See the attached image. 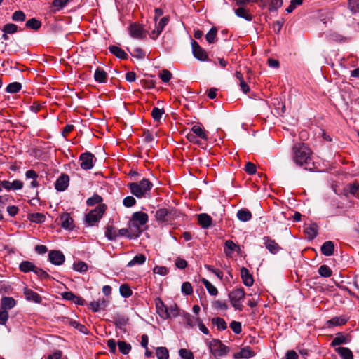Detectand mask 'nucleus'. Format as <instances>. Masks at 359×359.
Wrapping results in <instances>:
<instances>
[{
	"label": "nucleus",
	"mask_w": 359,
	"mask_h": 359,
	"mask_svg": "<svg viewBox=\"0 0 359 359\" xmlns=\"http://www.w3.org/2000/svg\"><path fill=\"white\" fill-rule=\"evenodd\" d=\"M81 161L80 163V166L83 170H88L93 167L94 162L93 158H80Z\"/></svg>",
	"instance_id": "603ef678"
},
{
	"label": "nucleus",
	"mask_w": 359,
	"mask_h": 359,
	"mask_svg": "<svg viewBox=\"0 0 359 359\" xmlns=\"http://www.w3.org/2000/svg\"><path fill=\"white\" fill-rule=\"evenodd\" d=\"M12 20L15 22H23L26 19V15L22 11H16L12 15Z\"/></svg>",
	"instance_id": "09e8293b"
},
{
	"label": "nucleus",
	"mask_w": 359,
	"mask_h": 359,
	"mask_svg": "<svg viewBox=\"0 0 359 359\" xmlns=\"http://www.w3.org/2000/svg\"><path fill=\"white\" fill-rule=\"evenodd\" d=\"M118 346L119 351L124 355L128 354L131 350L130 344L126 343V341H118Z\"/></svg>",
	"instance_id": "49530a36"
},
{
	"label": "nucleus",
	"mask_w": 359,
	"mask_h": 359,
	"mask_svg": "<svg viewBox=\"0 0 359 359\" xmlns=\"http://www.w3.org/2000/svg\"><path fill=\"white\" fill-rule=\"evenodd\" d=\"M318 273L323 277H330L332 275V271L327 265L320 266Z\"/></svg>",
	"instance_id": "4d7b16f0"
},
{
	"label": "nucleus",
	"mask_w": 359,
	"mask_h": 359,
	"mask_svg": "<svg viewBox=\"0 0 359 359\" xmlns=\"http://www.w3.org/2000/svg\"><path fill=\"white\" fill-rule=\"evenodd\" d=\"M225 247L231 250V252L232 251H239L240 250V246L235 244L231 240H227L226 242H225Z\"/></svg>",
	"instance_id": "69168bd1"
},
{
	"label": "nucleus",
	"mask_w": 359,
	"mask_h": 359,
	"mask_svg": "<svg viewBox=\"0 0 359 359\" xmlns=\"http://www.w3.org/2000/svg\"><path fill=\"white\" fill-rule=\"evenodd\" d=\"M175 210L173 209L160 208L155 212V217L159 222H168L172 219Z\"/></svg>",
	"instance_id": "9d476101"
},
{
	"label": "nucleus",
	"mask_w": 359,
	"mask_h": 359,
	"mask_svg": "<svg viewBox=\"0 0 359 359\" xmlns=\"http://www.w3.org/2000/svg\"><path fill=\"white\" fill-rule=\"evenodd\" d=\"M349 192L351 194L359 197V183L349 184Z\"/></svg>",
	"instance_id": "0e129e2a"
},
{
	"label": "nucleus",
	"mask_w": 359,
	"mask_h": 359,
	"mask_svg": "<svg viewBox=\"0 0 359 359\" xmlns=\"http://www.w3.org/2000/svg\"><path fill=\"white\" fill-rule=\"evenodd\" d=\"M313 159V158H294L296 165L303 168L306 170L320 171L317 165V163L314 162Z\"/></svg>",
	"instance_id": "0eeeda50"
},
{
	"label": "nucleus",
	"mask_w": 359,
	"mask_h": 359,
	"mask_svg": "<svg viewBox=\"0 0 359 359\" xmlns=\"http://www.w3.org/2000/svg\"><path fill=\"white\" fill-rule=\"evenodd\" d=\"M128 29L130 35L133 38L137 39H143L146 38L147 31L143 28L142 25L136 22L132 23Z\"/></svg>",
	"instance_id": "6e6552de"
},
{
	"label": "nucleus",
	"mask_w": 359,
	"mask_h": 359,
	"mask_svg": "<svg viewBox=\"0 0 359 359\" xmlns=\"http://www.w3.org/2000/svg\"><path fill=\"white\" fill-rule=\"evenodd\" d=\"M117 233L114 230L112 225H107L105 230V236L110 241L115 240L117 237Z\"/></svg>",
	"instance_id": "79ce46f5"
},
{
	"label": "nucleus",
	"mask_w": 359,
	"mask_h": 359,
	"mask_svg": "<svg viewBox=\"0 0 359 359\" xmlns=\"http://www.w3.org/2000/svg\"><path fill=\"white\" fill-rule=\"evenodd\" d=\"M22 88V85L19 82H13L9 83L6 88V91L8 93H16Z\"/></svg>",
	"instance_id": "a19ab883"
},
{
	"label": "nucleus",
	"mask_w": 359,
	"mask_h": 359,
	"mask_svg": "<svg viewBox=\"0 0 359 359\" xmlns=\"http://www.w3.org/2000/svg\"><path fill=\"white\" fill-rule=\"evenodd\" d=\"M69 0H53L52 2L53 6L57 8V10L64 8Z\"/></svg>",
	"instance_id": "338daca9"
},
{
	"label": "nucleus",
	"mask_w": 359,
	"mask_h": 359,
	"mask_svg": "<svg viewBox=\"0 0 359 359\" xmlns=\"http://www.w3.org/2000/svg\"><path fill=\"white\" fill-rule=\"evenodd\" d=\"M179 354L182 359H194V358L193 353L191 351L186 349V348L180 349L179 351Z\"/></svg>",
	"instance_id": "052dcab7"
},
{
	"label": "nucleus",
	"mask_w": 359,
	"mask_h": 359,
	"mask_svg": "<svg viewBox=\"0 0 359 359\" xmlns=\"http://www.w3.org/2000/svg\"><path fill=\"white\" fill-rule=\"evenodd\" d=\"M348 319L344 316H336L327 321V324L332 326H340L346 323Z\"/></svg>",
	"instance_id": "2f4dec72"
},
{
	"label": "nucleus",
	"mask_w": 359,
	"mask_h": 359,
	"mask_svg": "<svg viewBox=\"0 0 359 359\" xmlns=\"http://www.w3.org/2000/svg\"><path fill=\"white\" fill-rule=\"evenodd\" d=\"M156 355L158 359H168L169 357L168 350L165 347H158L156 350Z\"/></svg>",
	"instance_id": "a18cd8bd"
},
{
	"label": "nucleus",
	"mask_w": 359,
	"mask_h": 359,
	"mask_svg": "<svg viewBox=\"0 0 359 359\" xmlns=\"http://www.w3.org/2000/svg\"><path fill=\"white\" fill-rule=\"evenodd\" d=\"M164 113L165 110L163 109L154 107L151 111V116L155 121H159Z\"/></svg>",
	"instance_id": "8fccbe9b"
},
{
	"label": "nucleus",
	"mask_w": 359,
	"mask_h": 359,
	"mask_svg": "<svg viewBox=\"0 0 359 359\" xmlns=\"http://www.w3.org/2000/svg\"><path fill=\"white\" fill-rule=\"evenodd\" d=\"M321 253L325 256H331L334 253V245L332 241H328L325 242L320 248Z\"/></svg>",
	"instance_id": "a878e982"
},
{
	"label": "nucleus",
	"mask_w": 359,
	"mask_h": 359,
	"mask_svg": "<svg viewBox=\"0 0 359 359\" xmlns=\"http://www.w3.org/2000/svg\"><path fill=\"white\" fill-rule=\"evenodd\" d=\"M131 194L137 198L146 196L151 191L153 184L147 179H143L139 182H132L128 184Z\"/></svg>",
	"instance_id": "f257e3e1"
},
{
	"label": "nucleus",
	"mask_w": 359,
	"mask_h": 359,
	"mask_svg": "<svg viewBox=\"0 0 359 359\" xmlns=\"http://www.w3.org/2000/svg\"><path fill=\"white\" fill-rule=\"evenodd\" d=\"M49 261L55 265H61L65 262V255L59 250H52L48 254Z\"/></svg>",
	"instance_id": "4468645a"
},
{
	"label": "nucleus",
	"mask_w": 359,
	"mask_h": 359,
	"mask_svg": "<svg viewBox=\"0 0 359 359\" xmlns=\"http://www.w3.org/2000/svg\"><path fill=\"white\" fill-rule=\"evenodd\" d=\"M182 292L186 295H189L193 293V288L189 282H184L182 285Z\"/></svg>",
	"instance_id": "680f3d73"
},
{
	"label": "nucleus",
	"mask_w": 359,
	"mask_h": 359,
	"mask_svg": "<svg viewBox=\"0 0 359 359\" xmlns=\"http://www.w3.org/2000/svg\"><path fill=\"white\" fill-rule=\"evenodd\" d=\"M348 8L352 13H356L359 12V0H348Z\"/></svg>",
	"instance_id": "6e6d98bb"
},
{
	"label": "nucleus",
	"mask_w": 359,
	"mask_h": 359,
	"mask_svg": "<svg viewBox=\"0 0 359 359\" xmlns=\"http://www.w3.org/2000/svg\"><path fill=\"white\" fill-rule=\"evenodd\" d=\"M207 345L210 352L216 359L226 355L229 352V348L219 339H213L207 342Z\"/></svg>",
	"instance_id": "f03ea898"
},
{
	"label": "nucleus",
	"mask_w": 359,
	"mask_h": 359,
	"mask_svg": "<svg viewBox=\"0 0 359 359\" xmlns=\"http://www.w3.org/2000/svg\"><path fill=\"white\" fill-rule=\"evenodd\" d=\"M15 301L13 298L4 297L1 299V306L2 310L7 311L11 309L15 306Z\"/></svg>",
	"instance_id": "cd10ccee"
},
{
	"label": "nucleus",
	"mask_w": 359,
	"mask_h": 359,
	"mask_svg": "<svg viewBox=\"0 0 359 359\" xmlns=\"http://www.w3.org/2000/svg\"><path fill=\"white\" fill-rule=\"evenodd\" d=\"M198 222L203 228L207 229L212 224V218L208 214L201 213L198 215Z\"/></svg>",
	"instance_id": "393cba45"
},
{
	"label": "nucleus",
	"mask_w": 359,
	"mask_h": 359,
	"mask_svg": "<svg viewBox=\"0 0 359 359\" xmlns=\"http://www.w3.org/2000/svg\"><path fill=\"white\" fill-rule=\"evenodd\" d=\"M107 302L104 299H99L97 301L90 302L89 308L94 312H97L107 306Z\"/></svg>",
	"instance_id": "aec40b11"
},
{
	"label": "nucleus",
	"mask_w": 359,
	"mask_h": 359,
	"mask_svg": "<svg viewBox=\"0 0 359 359\" xmlns=\"http://www.w3.org/2000/svg\"><path fill=\"white\" fill-rule=\"evenodd\" d=\"M0 183L1 184L3 188H4L6 190H18L21 189L23 187V183L20 180H14L12 182H10L7 180L1 181Z\"/></svg>",
	"instance_id": "2eb2a0df"
},
{
	"label": "nucleus",
	"mask_w": 359,
	"mask_h": 359,
	"mask_svg": "<svg viewBox=\"0 0 359 359\" xmlns=\"http://www.w3.org/2000/svg\"><path fill=\"white\" fill-rule=\"evenodd\" d=\"M212 323L217 326L218 330H224L227 328V325L225 320L222 318H213L212 319Z\"/></svg>",
	"instance_id": "c03bdc74"
},
{
	"label": "nucleus",
	"mask_w": 359,
	"mask_h": 359,
	"mask_svg": "<svg viewBox=\"0 0 359 359\" xmlns=\"http://www.w3.org/2000/svg\"><path fill=\"white\" fill-rule=\"evenodd\" d=\"M244 170L249 175H254L256 173L257 171L256 165L251 162H248L245 164Z\"/></svg>",
	"instance_id": "e2e57ef3"
},
{
	"label": "nucleus",
	"mask_w": 359,
	"mask_h": 359,
	"mask_svg": "<svg viewBox=\"0 0 359 359\" xmlns=\"http://www.w3.org/2000/svg\"><path fill=\"white\" fill-rule=\"evenodd\" d=\"M335 351L342 358V359H353V353L348 348L339 347L337 348Z\"/></svg>",
	"instance_id": "c85d7f7f"
},
{
	"label": "nucleus",
	"mask_w": 359,
	"mask_h": 359,
	"mask_svg": "<svg viewBox=\"0 0 359 359\" xmlns=\"http://www.w3.org/2000/svg\"><path fill=\"white\" fill-rule=\"evenodd\" d=\"M241 276L245 286L250 287L253 285L254 280L252 276L247 268L242 267L241 269Z\"/></svg>",
	"instance_id": "f3484780"
},
{
	"label": "nucleus",
	"mask_w": 359,
	"mask_h": 359,
	"mask_svg": "<svg viewBox=\"0 0 359 359\" xmlns=\"http://www.w3.org/2000/svg\"><path fill=\"white\" fill-rule=\"evenodd\" d=\"M172 76V73L169 70L165 69H163L159 73V77L161 78L162 81L164 83L168 82L171 79Z\"/></svg>",
	"instance_id": "864d4df0"
},
{
	"label": "nucleus",
	"mask_w": 359,
	"mask_h": 359,
	"mask_svg": "<svg viewBox=\"0 0 359 359\" xmlns=\"http://www.w3.org/2000/svg\"><path fill=\"white\" fill-rule=\"evenodd\" d=\"M108 49L111 54L114 55L119 59L126 60L128 57V54L118 46H110Z\"/></svg>",
	"instance_id": "4be33fe9"
},
{
	"label": "nucleus",
	"mask_w": 359,
	"mask_h": 359,
	"mask_svg": "<svg viewBox=\"0 0 359 359\" xmlns=\"http://www.w3.org/2000/svg\"><path fill=\"white\" fill-rule=\"evenodd\" d=\"M317 229L318 227L316 224L305 227L304 232L306 233L309 239H313L317 236Z\"/></svg>",
	"instance_id": "f704fd0d"
},
{
	"label": "nucleus",
	"mask_w": 359,
	"mask_h": 359,
	"mask_svg": "<svg viewBox=\"0 0 359 359\" xmlns=\"http://www.w3.org/2000/svg\"><path fill=\"white\" fill-rule=\"evenodd\" d=\"M265 248L271 253L277 254L282 250L278 243L269 236H264L262 238Z\"/></svg>",
	"instance_id": "9b49d317"
},
{
	"label": "nucleus",
	"mask_w": 359,
	"mask_h": 359,
	"mask_svg": "<svg viewBox=\"0 0 359 359\" xmlns=\"http://www.w3.org/2000/svg\"><path fill=\"white\" fill-rule=\"evenodd\" d=\"M237 217L241 222H248L251 219L252 214L247 209H241L238 211Z\"/></svg>",
	"instance_id": "473e14b6"
},
{
	"label": "nucleus",
	"mask_w": 359,
	"mask_h": 359,
	"mask_svg": "<svg viewBox=\"0 0 359 359\" xmlns=\"http://www.w3.org/2000/svg\"><path fill=\"white\" fill-rule=\"evenodd\" d=\"M120 294L122 297L128 298L133 294L130 287L127 284H123L119 287Z\"/></svg>",
	"instance_id": "de8ad7c7"
},
{
	"label": "nucleus",
	"mask_w": 359,
	"mask_h": 359,
	"mask_svg": "<svg viewBox=\"0 0 359 359\" xmlns=\"http://www.w3.org/2000/svg\"><path fill=\"white\" fill-rule=\"evenodd\" d=\"M27 28L37 31L41 27V22L35 18H30L25 23Z\"/></svg>",
	"instance_id": "7c9ffc66"
},
{
	"label": "nucleus",
	"mask_w": 359,
	"mask_h": 359,
	"mask_svg": "<svg viewBox=\"0 0 359 359\" xmlns=\"http://www.w3.org/2000/svg\"><path fill=\"white\" fill-rule=\"evenodd\" d=\"M349 339L348 335H344L342 333L339 332L336 334L331 343L332 346H336L341 344H346L348 343Z\"/></svg>",
	"instance_id": "bb28decb"
},
{
	"label": "nucleus",
	"mask_w": 359,
	"mask_h": 359,
	"mask_svg": "<svg viewBox=\"0 0 359 359\" xmlns=\"http://www.w3.org/2000/svg\"><path fill=\"white\" fill-rule=\"evenodd\" d=\"M107 210L105 204H100L86 215L85 221L89 226H93L103 216Z\"/></svg>",
	"instance_id": "7ed1b4c3"
},
{
	"label": "nucleus",
	"mask_w": 359,
	"mask_h": 359,
	"mask_svg": "<svg viewBox=\"0 0 359 359\" xmlns=\"http://www.w3.org/2000/svg\"><path fill=\"white\" fill-rule=\"evenodd\" d=\"M35 265L29 261H23L20 263L19 269L22 272L27 273L29 271H34Z\"/></svg>",
	"instance_id": "c9c22d12"
},
{
	"label": "nucleus",
	"mask_w": 359,
	"mask_h": 359,
	"mask_svg": "<svg viewBox=\"0 0 359 359\" xmlns=\"http://www.w3.org/2000/svg\"><path fill=\"white\" fill-rule=\"evenodd\" d=\"M304 0H291L290 4L285 9V11L288 13H292L297 6H300L303 4Z\"/></svg>",
	"instance_id": "bf43d9fd"
},
{
	"label": "nucleus",
	"mask_w": 359,
	"mask_h": 359,
	"mask_svg": "<svg viewBox=\"0 0 359 359\" xmlns=\"http://www.w3.org/2000/svg\"><path fill=\"white\" fill-rule=\"evenodd\" d=\"M1 31L8 34H14L18 31H21V29H18V27L13 23H7L3 26Z\"/></svg>",
	"instance_id": "58836bf2"
},
{
	"label": "nucleus",
	"mask_w": 359,
	"mask_h": 359,
	"mask_svg": "<svg viewBox=\"0 0 359 359\" xmlns=\"http://www.w3.org/2000/svg\"><path fill=\"white\" fill-rule=\"evenodd\" d=\"M94 79L99 83H105L107 81V74L103 69L97 67L94 74Z\"/></svg>",
	"instance_id": "5701e85b"
},
{
	"label": "nucleus",
	"mask_w": 359,
	"mask_h": 359,
	"mask_svg": "<svg viewBox=\"0 0 359 359\" xmlns=\"http://www.w3.org/2000/svg\"><path fill=\"white\" fill-rule=\"evenodd\" d=\"M148 222V215L143 212H136L132 216V220L129 224V228L131 231L138 235L140 230L138 224L144 225Z\"/></svg>",
	"instance_id": "20e7f679"
},
{
	"label": "nucleus",
	"mask_w": 359,
	"mask_h": 359,
	"mask_svg": "<svg viewBox=\"0 0 359 359\" xmlns=\"http://www.w3.org/2000/svg\"><path fill=\"white\" fill-rule=\"evenodd\" d=\"M191 133L195 134L197 137L202 140L208 139V134L204 128L201 124H195L191 128Z\"/></svg>",
	"instance_id": "412c9836"
},
{
	"label": "nucleus",
	"mask_w": 359,
	"mask_h": 359,
	"mask_svg": "<svg viewBox=\"0 0 359 359\" xmlns=\"http://www.w3.org/2000/svg\"><path fill=\"white\" fill-rule=\"evenodd\" d=\"M60 222L64 229L72 230L74 228V220L69 213L65 212L60 215Z\"/></svg>",
	"instance_id": "dca6fc26"
},
{
	"label": "nucleus",
	"mask_w": 359,
	"mask_h": 359,
	"mask_svg": "<svg viewBox=\"0 0 359 359\" xmlns=\"http://www.w3.org/2000/svg\"><path fill=\"white\" fill-rule=\"evenodd\" d=\"M201 281L210 295L215 296L217 294V289L210 282L205 278H203Z\"/></svg>",
	"instance_id": "4c0bfd02"
},
{
	"label": "nucleus",
	"mask_w": 359,
	"mask_h": 359,
	"mask_svg": "<svg viewBox=\"0 0 359 359\" xmlns=\"http://www.w3.org/2000/svg\"><path fill=\"white\" fill-rule=\"evenodd\" d=\"M192 53L200 61H209L207 52L194 40L191 41Z\"/></svg>",
	"instance_id": "1a4fd4ad"
},
{
	"label": "nucleus",
	"mask_w": 359,
	"mask_h": 359,
	"mask_svg": "<svg viewBox=\"0 0 359 359\" xmlns=\"http://www.w3.org/2000/svg\"><path fill=\"white\" fill-rule=\"evenodd\" d=\"M69 184V177L67 174H62L55 182V188L58 191H65Z\"/></svg>",
	"instance_id": "f8f14e48"
},
{
	"label": "nucleus",
	"mask_w": 359,
	"mask_h": 359,
	"mask_svg": "<svg viewBox=\"0 0 359 359\" xmlns=\"http://www.w3.org/2000/svg\"><path fill=\"white\" fill-rule=\"evenodd\" d=\"M102 201H103V199L100 195L94 194L92 197L87 199L86 204L88 206H93L96 204H98V205L102 204Z\"/></svg>",
	"instance_id": "37998d69"
},
{
	"label": "nucleus",
	"mask_w": 359,
	"mask_h": 359,
	"mask_svg": "<svg viewBox=\"0 0 359 359\" xmlns=\"http://www.w3.org/2000/svg\"><path fill=\"white\" fill-rule=\"evenodd\" d=\"M62 297L63 299L70 300L78 305H83L85 304V300L83 298H81V297L76 296L72 292H62Z\"/></svg>",
	"instance_id": "6ab92c4d"
},
{
	"label": "nucleus",
	"mask_w": 359,
	"mask_h": 359,
	"mask_svg": "<svg viewBox=\"0 0 359 359\" xmlns=\"http://www.w3.org/2000/svg\"><path fill=\"white\" fill-rule=\"evenodd\" d=\"M123 203L124 206L127 208H130L136 203V200L133 196H127L123 199Z\"/></svg>",
	"instance_id": "774afa93"
},
{
	"label": "nucleus",
	"mask_w": 359,
	"mask_h": 359,
	"mask_svg": "<svg viewBox=\"0 0 359 359\" xmlns=\"http://www.w3.org/2000/svg\"><path fill=\"white\" fill-rule=\"evenodd\" d=\"M229 298L233 307L236 310H242V302L245 298V292L243 288H238L229 293Z\"/></svg>",
	"instance_id": "39448f33"
},
{
	"label": "nucleus",
	"mask_w": 359,
	"mask_h": 359,
	"mask_svg": "<svg viewBox=\"0 0 359 359\" xmlns=\"http://www.w3.org/2000/svg\"><path fill=\"white\" fill-rule=\"evenodd\" d=\"M294 157H311L312 151L305 143L299 142L292 147Z\"/></svg>",
	"instance_id": "423d86ee"
},
{
	"label": "nucleus",
	"mask_w": 359,
	"mask_h": 359,
	"mask_svg": "<svg viewBox=\"0 0 359 359\" xmlns=\"http://www.w3.org/2000/svg\"><path fill=\"white\" fill-rule=\"evenodd\" d=\"M170 20L169 15H166L163 17L158 22V24H156V32L157 34H161L164 29V27L168 25Z\"/></svg>",
	"instance_id": "ea45409f"
},
{
	"label": "nucleus",
	"mask_w": 359,
	"mask_h": 359,
	"mask_svg": "<svg viewBox=\"0 0 359 359\" xmlns=\"http://www.w3.org/2000/svg\"><path fill=\"white\" fill-rule=\"evenodd\" d=\"M73 268L75 271L79 272H86L88 270V265L85 262L80 261L74 263Z\"/></svg>",
	"instance_id": "13d9d810"
},
{
	"label": "nucleus",
	"mask_w": 359,
	"mask_h": 359,
	"mask_svg": "<svg viewBox=\"0 0 359 359\" xmlns=\"http://www.w3.org/2000/svg\"><path fill=\"white\" fill-rule=\"evenodd\" d=\"M29 219L32 222L42 223L45 221V215L42 213H33L29 215Z\"/></svg>",
	"instance_id": "3c124183"
},
{
	"label": "nucleus",
	"mask_w": 359,
	"mask_h": 359,
	"mask_svg": "<svg viewBox=\"0 0 359 359\" xmlns=\"http://www.w3.org/2000/svg\"><path fill=\"white\" fill-rule=\"evenodd\" d=\"M235 13L238 17L244 18L248 21H251L252 20V15L247 13V11L243 7H239L238 8L235 10Z\"/></svg>",
	"instance_id": "e433bc0d"
},
{
	"label": "nucleus",
	"mask_w": 359,
	"mask_h": 359,
	"mask_svg": "<svg viewBox=\"0 0 359 359\" xmlns=\"http://www.w3.org/2000/svg\"><path fill=\"white\" fill-rule=\"evenodd\" d=\"M217 28L212 27L205 35V39L208 43L211 44L217 41Z\"/></svg>",
	"instance_id": "72a5a7b5"
},
{
	"label": "nucleus",
	"mask_w": 359,
	"mask_h": 359,
	"mask_svg": "<svg viewBox=\"0 0 359 359\" xmlns=\"http://www.w3.org/2000/svg\"><path fill=\"white\" fill-rule=\"evenodd\" d=\"M24 294L26 299L29 301H33L36 303H40L41 302V296L31 289L25 287L24 289Z\"/></svg>",
	"instance_id": "b1692460"
},
{
	"label": "nucleus",
	"mask_w": 359,
	"mask_h": 359,
	"mask_svg": "<svg viewBox=\"0 0 359 359\" xmlns=\"http://www.w3.org/2000/svg\"><path fill=\"white\" fill-rule=\"evenodd\" d=\"M254 351L249 347L246 346L241 350L233 354V357L234 359H239V358H250L255 355Z\"/></svg>",
	"instance_id": "a211bd4d"
},
{
	"label": "nucleus",
	"mask_w": 359,
	"mask_h": 359,
	"mask_svg": "<svg viewBox=\"0 0 359 359\" xmlns=\"http://www.w3.org/2000/svg\"><path fill=\"white\" fill-rule=\"evenodd\" d=\"M146 261V257L143 254H138L134 257L128 264V267H133V266L138 264L142 265Z\"/></svg>",
	"instance_id": "c756f323"
},
{
	"label": "nucleus",
	"mask_w": 359,
	"mask_h": 359,
	"mask_svg": "<svg viewBox=\"0 0 359 359\" xmlns=\"http://www.w3.org/2000/svg\"><path fill=\"white\" fill-rule=\"evenodd\" d=\"M155 304L156 311L161 318L167 319L170 317L168 309L165 306L161 298L157 297L155 299Z\"/></svg>",
	"instance_id": "ddd939ff"
},
{
	"label": "nucleus",
	"mask_w": 359,
	"mask_h": 359,
	"mask_svg": "<svg viewBox=\"0 0 359 359\" xmlns=\"http://www.w3.org/2000/svg\"><path fill=\"white\" fill-rule=\"evenodd\" d=\"M282 5L283 0H271L269 4V10L271 12L276 11Z\"/></svg>",
	"instance_id": "5fc2aeb1"
}]
</instances>
